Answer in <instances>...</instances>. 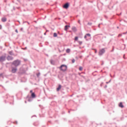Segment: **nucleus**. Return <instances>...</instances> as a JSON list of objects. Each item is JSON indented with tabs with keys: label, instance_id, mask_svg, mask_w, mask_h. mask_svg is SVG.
<instances>
[{
	"label": "nucleus",
	"instance_id": "1a4fd4ad",
	"mask_svg": "<svg viewBox=\"0 0 127 127\" xmlns=\"http://www.w3.org/2000/svg\"><path fill=\"white\" fill-rule=\"evenodd\" d=\"M61 88H62V86H61V85H59V87L57 88V91H60Z\"/></svg>",
	"mask_w": 127,
	"mask_h": 127
},
{
	"label": "nucleus",
	"instance_id": "f8f14e48",
	"mask_svg": "<svg viewBox=\"0 0 127 127\" xmlns=\"http://www.w3.org/2000/svg\"><path fill=\"white\" fill-rule=\"evenodd\" d=\"M1 20L3 22H5V21H6V18H2Z\"/></svg>",
	"mask_w": 127,
	"mask_h": 127
},
{
	"label": "nucleus",
	"instance_id": "0eeeda50",
	"mask_svg": "<svg viewBox=\"0 0 127 127\" xmlns=\"http://www.w3.org/2000/svg\"><path fill=\"white\" fill-rule=\"evenodd\" d=\"M87 36H88V37H91V34H86L85 36H84V38L86 39H87Z\"/></svg>",
	"mask_w": 127,
	"mask_h": 127
},
{
	"label": "nucleus",
	"instance_id": "9d476101",
	"mask_svg": "<svg viewBox=\"0 0 127 127\" xmlns=\"http://www.w3.org/2000/svg\"><path fill=\"white\" fill-rule=\"evenodd\" d=\"M68 27H70V26H68V25L65 26L64 30H65V31H67V30H68Z\"/></svg>",
	"mask_w": 127,
	"mask_h": 127
},
{
	"label": "nucleus",
	"instance_id": "6ab92c4d",
	"mask_svg": "<svg viewBox=\"0 0 127 127\" xmlns=\"http://www.w3.org/2000/svg\"><path fill=\"white\" fill-rule=\"evenodd\" d=\"M37 77H39V76H40V73H37Z\"/></svg>",
	"mask_w": 127,
	"mask_h": 127
},
{
	"label": "nucleus",
	"instance_id": "39448f33",
	"mask_svg": "<svg viewBox=\"0 0 127 127\" xmlns=\"http://www.w3.org/2000/svg\"><path fill=\"white\" fill-rule=\"evenodd\" d=\"M105 51L104 49H102V50H100L99 51V55H103L104 53H105Z\"/></svg>",
	"mask_w": 127,
	"mask_h": 127
},
{
	"label": "nucleus",
	"instance_id": "6e6552de",
	"mask_svg": "<svg viewBox=\"0 0 127 127\" xmlns=\"http://www.w3.org/2000/svg\"><path fill=\"white\" fill-rule=\"evenodd\" d=\"M7 60L9 61V60H12V59H13V58H12L11 56H8L7 58Z\"/></svg>",
	"mask_w": 127,
	"mask_h": 127
},
{
	"label": "nucleus",
	"instance_id": "9b49d317",
	"mask_svg": "<svg viewBox=\"0 0 127 127\" xmlns=\"http://www.w3.org/2000/svg\"><path fill=\"white\" fill-rule=\"evenodd\" d=\"M119 107H120V108H124V105H123V103H122V102H120V103H119Z\"/></svg>",
	"mask_w": 127,
	"mask_h": 127
},
{
	"label": "nucleus",
	"instance_id": "f257e3e1",
	"mask_svg": "<svg viewBox=\"0 0 127 127\" xmlns=\"http://www.w3.org/2000/svg\"><path fill=\"white\" fill-rule=\"evenodd\" d=\"M12 64L13 65L15 66V67H17V66H19V65H20V61L18 60L14 61Z\"/></svg>",
	"mask_w": 127,
	"mask_h": 127
},
{
	"label": "nucleus",
	"instance_id": "4be33fe9",
	"mask_svg": "<svg viewBox=\"0 0 127 127\" xmlns=\"http://www.w3.org/2000/svg\"><path fill=\"white\" fill-rule=\"evenodd\" d=\"M15 32H16V33H18V31H17V30H16Z\"/></svg>",
	"mask_w": 127,
	"mask_h": 127
},
{
	"label": "nucleus",
	"instance_id": "2eb2a0df",
	"mask_svg": "<svg viewBox=\"0 0 127 127\" xmlns=\"http://www.w3.org/2000/svg\"><path fill=\"white\" fill-rule=\"evenodd\" d=\"M66 53H70V49H67L66 50Z\"/></svg>",
	"mask_w": 127,
	"mask_h": 127
},
{
	"label": "nucleus",
	"instance_id": "aec40b11",
	"mask_svg": "<svg viewBox=\"0 0 127 127\" xmlns=\"http://www.w3.org/2000/svg\"><path fill=\"white\" fill-rule=\"evenodd\" d=\"M78 43H79V44H80V45H81V44H82V42L81 41H78Z\"/></svg>",
	"mask_w": 127,
	"mask_h": 127
},
{
	"label": "nucleus",
	"instance_id": "412c9836",
	"mask_svg": "<svg viewBox=\"0 0 127 127\" xmlns=\"http://www.w3.org/2000/svg\"><path fill=\"white\" fill-rule=\"evenodd\" d=\"M72 63H75V60H74V59H73V60H72Z\"/></svg>",
	"mask_w": 127,
	"mask_h": 127
},
{
	"label": "nucleus",
	"instance_id": "f3484780",
	"mask_svg": "<svg viewBox=\"0 0 127 127\" xmlns=\"http://www.w3.org/2000/svg\"><path fill=\"white\" fill-rule=\"evenodd\" d=\"M79 71H82V70H83V67L82 66L79 67Z\"/></svg>",
	"mask_w": 127,
	"mask_h": 127
},
{
	"label": "nucleus",
	"instance_id": "20e7f679",
	"mask_svg": "<svg viewBox=\"0 0 127 127\" xmlns=\"http://www.w3.org/2000/svg\"><path fill=\"white\" fill-rule=\"evenodd\" d=\"M17 71V68L16 67H12L11 73H16Z\"/></svg>",
	"mask_w": 127,
	"mask_h": 127
},
{
	"label": "nucleus",
	"instance_id": "4468645a",
	"mask_svg": "<svg viewBox=\"0 0 127 127\" xmlns=\"http://www.w3.org/2000/svg\"><path fill=\"white\" fill-rule=\"evenodd\" d=\"M31 97L32 98H35V94H34V93H32Z\"/></svg>",
	"mask_w": 127,
	"mask_h": 127
},
{
	"label": "nucleus",
	"instance_id": "423d86ee",
	"mask_svg": "<svg viewBox=\"0 0 127 127\" xmlns=\"http://www.w3.org/2000/svg\"><path fill=\"white\" fill-rule=\"evenodd\" d=\"M64 8H68V7H69V3H65L64 6H63Z\"/></svg>",
	"mask_w": 127,
	"mask_h": 127
},
{
	"label": "nucleus",
	"instance_id": "a878e982",
	"mask_svg": "<svg viewBox=\"0 0 127 127\" xmlns=\"http://www.w3.org/2000/svg\"><path fill=\"white\" fill-rule=\"evenodd\" d=\"M79 23H80V21H78Z\"/></svg>",
	"mask_w": 127,
	"mask_h": 127
},
{
	"label": "nucleus",
	"instance_id": "f03ea898",
	"mask_svg": "<svg viewBox=\"0 0 127 127\" xmlns=\"http://www.w3.org/2000/svg\"><path fill=\"white\" fill-rule=\"evenodd\" d=\"M60 70H61V71H66V70H67V65H64V64H62L60 67Z\"/></svg>",
	"mask_w": 127,
	"mask_h": 127
},
{
	"label": "nucleus",
	"instance_id": "bb28decb",
	"mask_svg": "<svg viewBox=\"0 0 127 127\" xmlns=\"http://www.w3.org/2000/svg\"><path fill=\"white\" fill-rule=\"evenodd\" d=\"M45 34H46V33H45L44 35H45Z\"/></svg>",
	"mask_w": 127,
	"mask_h": 127
},
{
	"label": "nucleus",
	"instance_id": "b1692460",
	"mask_svg": "<svg viewBox=\"0 0 127 127\" xmlns=\"http://www.w3.org/2000/svg\"><path fill=\"white\" fill-rule=\"evenodd\" d=\"M2 74H0V77H1V75H2Z\"/></svg>",
	"mask_w": 127,
	"mask_h": 127
},
{
	"label": "nucleus",
	"instance_id": "ddd939ff",
	"mask_svg": "<svg viewBox=\"0 0 127 127\" xmlns=\"http://www.w3.org/2000/svg\"><path fill=\"white\" fill-rule=\"evenodd\" d=\"M72 30H73L74 32H76V31H77V29H76V27H73L72 28Z\"/></svg>",
	"mask_w": 127,
	"mask_h": 127
},
{
	"label": "nucleus",
	"instance_id": "dca6fc26",
	"mask_svg": "<svg viewBox=\"0 0 127 127\" xmlns=\"http://www.w3.org/2000/svg\"><path fill=\"white\" fill-rule=\"evenodd\" d=\"M54 37H57V33H54Z\"/></svg>",
	"mask_w": 127,
	"mask_h": 127
},
{
	"label": "nucleus",
	"instance_id": "393cba45",
	"mask_svg": "<svg viewBox=\"0 0 127 127\" xmlns=\"http://www.w3.org/2000/svg\"><path fill=\"white\" fill-rule=\"evenodd\" d=\"M11 52H9V54H11Z\"/></svg>",
	"mask_w": 127,
	"mask_h": 127
},
{
	"label": "nucleus",
	"instance_id": "7ed1b4c3",
	"mask_svg": "<svg viewBox=\"0 0 127 127\" xmlns=\"http://www.w3.org/2000/svg\"><path fill=\"white\" fill-rule=\"evenodd\" d=\"M6 57V56H2L0 57V62H3V61H5Z\"/></svg>",
	"mask_w": 127,
	"mask_h": 127
},
{
	"label": "nucleus",
	"instance_id": "5701e85b",
	"mask_svg": "<svg viewBox=\"0 0 127 127\" xmlns=\"http://www.w3.org/2000/svg\"><path fill=\"white\" fill-rule=\"evenodd\" d=\"M30 93H32V90H30Z\"/></svg>",
	"mask_w": 127,
	"mask_h": 127
},
{
	"label": "nucleus",
	"instance_id": "a211bd4d",
	"mask_svg": "<svg viewBox=\"0 0 127 127\" xmlns=\"http://www.w3.org/2000/svg\"><path fill=\"white\" fill-rule=\"evenodd\" d=\"M74 39H75V41L78 40V37H75Z\"/></svg>",
	"mask_w": 127,
	"mask_h": 127
}]
</instances>
